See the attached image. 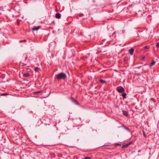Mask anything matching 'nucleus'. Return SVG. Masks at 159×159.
Returning <instances> with one entry per match:
<instances>
[{"mask_svg":"<svg viewBox=\"0 0 159 159\" xmlns=\"http://www.w3.org/2000/svg\"><path fill=\"white\" fill-rule=\"evenodd\" d=\"M55 17L56 18L60 19L61 18V14L59 13H57L55 15Z\"/></svg>","mask_w":159,"mask_h":159,"instance_id":"6","label":"nucleus"},{"mask_svg":"<svg viewBox=\"0 0 159 159\" xmlns=\"http://www.w3.org/2000/svg\"><path fill=\"white\" fill-rule=\"evenodd\" d=\"M122 127L124 128L125 129H126L129 132H130V130L128 128L126 127L125 126L123 125L122 126Z\"/></svg>","mask_w":159,"mask_h":159,"instance_id":"10","label":"nucleus"},{"mask_svg":"<svg viewBox=\"0 0 159 159\" xmlns=\"http://www.w3.org/2000/svg\"><path fill=\"white\" fill-rule=\"evenodd\" d=\"M41 27V26H39L37 27H35L32 28V30L33 31L38 30L39 29H40Z\"/></svg>","mask_w":159,"mask_h":159,"instance_id":"5","label":"nucleus"},{"mask_svg":"<svg viewBox=\"0 0 159 159\" xmlns=\"http://www.w3.org/2000/svg\"><path fill=\"white\" fill-rule=\"evenodd\" d=\"M156 46L157 48H159V42L156 45Z\"/></svg>","mask_w":159,"mask_h":159,"instance_id":"19","label":"nucleus"},{"mask_svg":"<svg viewBox=\"0 0 159 159\" xmlns=\"http://www.w3.org/2000/svg\"><path fill=\"white\" fill-rule=\"evenodd\" d=\"M23 41H24V42H26V40H23V41H22V40H20V43H21V42H23Z\"/></svg>","mask_w":159,"mask_h":159,"instance_id":"22","label":"nucleus"},{"mask_svg":"<svg viewBox=\"0 0 159 159\" xmlns=\"http://www.w3.org/2000/svg\"><path fill=\"white\" fill-rule=\"evenodd\" d=\"M128 146V145L127 144H125V145H123L122 147V148H127Z\"/></svg>","mask_w":159,"mask_h":159,"instance_id":"12","label":"nucleus"},{"mask_svg":"<svg viewBox=\"0 0 159 159\" xmlns=\"http://www.w3.org/2000/svg\"><path fill=\"white\" fill-rule=\"evenodd\" d=\"M128 52L129 54L130 55H132L133 54V53H134V49L133 48H131L129 49Z\"/></svg>","mask_w":159,"mask_h":159,"instance_id":"4","label":"nucleus"},{"mask_svg":"<svg viewBox=\"0 0 159 159\" xmlns=\"http://www.w3.org/2000/svg\"><path fill=\"white\" fill-rule=\"evenodd\" d=\"M117 90L120 93H123L125 91V89L121 86H120L117 87Z\"/></svg>","mask_w":159,"mask_h":159,"instance_id":"2","label":"nucleus"},{"mask_svg":"<svg viewBox=\"0 0 159 159\" xmlns=\"http://www.w3.org/2000/svg\"><path fill=\"white\" fill-rule=\"evenodd\" d=\"M143 136L145 137H146V135L145 132H144V131H143Z\"/></svg>","mask_w":159,"mask_h":159,"instance_id":"20","label":"nucleus"},{"mask_svg":"<svg viewBox=\"0 0 159 159\" xmlns=\"http://www.w3.org/2000/svg\"><path fill=\"white\" fill-rule=\"evenodd\" d=\"M39 68L38 67H36L34 68V70L36 72H38Z\"/></svg>","mask_w":159,"mask_h":159,"instance_id":"16","label":"nucleus"},{"mask_svg":"<svg viewBox=\"0 0 159 159\" xmlns=\"http://www.w3.org/2000/svg\"><path fill=\"white\" fill-rule=\"evenodd\" d=\"M71 101L72 102H74L76 105H79V103L75 99V98H71Z\"/></svg>","mask_w":159,"mask_h":159,"instance_id":"3","label":"nucleus"},{"mask_svg":"<svg viewBox=\"0 0 159 159\" xmlns=\"http://www.w3.org/2000/svg\"><path fill=\"white\" fill-rule=\"evenodd\" d=\"M82 159H91V157H86L84 158H83Z\"/></svg>","mask_w":159,"mask_h":159,"instance_id":"18","label":"nucleus"},{"mask_svg":"<svg viewBox=\"0 0 159 159\" xmlns=\"http://www.w3.org/2000/svg\"><path fill=\"white\" fill-rule=\"evenodd\" d=\"M122 96L123 99H125L126 98V94L125 93H124L122 94Z\"/></svg>","mask_w":159,"mask_h":159,"instance_id":"13","label":"nucleus"},{"mask_svg":"<svg viewBox=\"0 0 159 159\" xmlns=\"http://www.w3.org/2000/svg\"><path fill=\"white\" fill-rule=\"evenodd\" d=\"M115 145H117V146H121V144H120V143H116L115 144Z\"/></svg>","mask_w":159,"mask_h":159,"instance_id":"17","label":"nucleus"},{"mask_svg":"<svg viewBox=\"0 0 159 159\" xmlns=\"http://www.w3.org/2000/svg\"><path fill=\"white\" fill-rule=\"evenodd\" d=\"M156 63V62L154 61V60H153L152 62L150 64V65L149 66V67H151L152 66L154 65L155 63Z\"/></svg>","mask_w":159,"mask_h":159,"instance_id":"8","label":"nucleus"},{"mask_svg":"<svg viewBox=\"0 0 159 159\" xmlns=\"http://www.w3.org/2000/svg\"><path fill=\"white\" fill-rule=\"evenodd\" d=\"M144 58H145V57H143L142 58V59H144Z\"/></svg>","mask_w":159,"mask_h":159,"instance_id":"24","label":"nucleus"},{"mask_svg":"<svg viewBox=\"0 0 159 159\" xmlns=\"http://www.w3.org/2000/svg\"><path fill=\"white\" fill-rule=\"evenodd\" d=\"M57 79L58 80L65 79L66 78V76L65 74L61 73L56 75Z\"/></svg>","mask_w":159,"mask_h":159,"instance_id":"1","label":"nucleus"},{"mask_svg":"<svg viewBox=\"0 0 159 159\" xmlns=\"http://www.w3.org/2000/svg\"><path fill=\"white\" fill-rule=\"evenodd\" d=\"M122 112L124 115L125 116H127L128 115V113L126 111H123Z\"/></svg>","mask_w":159,"mask_h":159,"instance_id":"7","label":"nucleus"},{"mask_svg":"<svg viewBox=\"0 0 159 159\" xmlns=\"http://www.w3.org/2000/svg\"><path fill=\"white\" fill-rule=\"evenodd\" d=\"M99 82L102 84H106V82L103 80H99Z\"/></svg>","mask_w":159,"mask_h":159,"instance_id":"9","label":"nucleus"},{"mask_svg":"<svg viewBox=\"0 0 159 159\" xmlns=\"http://www.w3.org/2000/svg\"><path fill=\"white\" fill-rule=\"evenodd\" d=\"M9 95V94L8 93H3L1 94V95L2 96H7V95Z\"/></svg>","mask_w":159,"mask_h":159,"instance_id":"14","label":"nucleus"},{"mask_svg":"<svg viewBox=\"0 0 159 159\" xmlns=\"http://www.w3.org/2000/svg\"><path fill=\"white\" fill-rule=\"evenodd\" d=\"M150 46H146L144 47V49H148L149 48Z\"/></svg>","mask_w":159,"mask_h":159,"instance_id":"15","label":"nucleus"},{"mask_svg":"<svg viewBox=\"0 0 159 159\" xmlns=\"http://www.w3.org/2000/svg\"><path fill=\"white\" fill-rule=\"evenodd\" d=\"M132 143V142H129L128 143H127V144L128 145V146L131 144Z\"/></svg>","mask_w":159,"mask_h":159,"instance_id":"21","label":"nucleus"},{"mask_svg":"<svg viewBox=\"0 0 159 159\" xmlns=\"http://www.w3.org/2000/svg\"><path fill=\"white\" fill-rule=\"evenodd\" d=\"M30 75L28 73H26L23 74V76L24 77H28Z\"/></svg>","mask_w":159,"mask_h":159,"instance_id":"11","label":"nucleus"},{"mask_svg":"<svg viewBox=\"0 0 159 159\" xmlns=\"http://www.w3.org/2000/svg\"><path fill=\"white\" fill-rule=\"evenodd\" d=\"M39 91H37V92H35L34 93H36L37 94V93H39Z\"/></svg>","mask_w":159,"mask_h":159,"instance_id":"23","label":"nucleus"}]
</instances>
